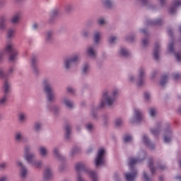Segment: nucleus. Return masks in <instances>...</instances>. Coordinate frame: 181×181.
Masks as SVG:
<instances>
[{
    "label": "nucleus",
    "instance_id": "1",
    "mask_svg": "<svg viewBox=\"0 0 181 181\" xmlns=\"http://www.w3.org/2000/svg\"><path fill=\"white\" fill-rule=\"evenodd\" d=\"M119 94V90L117 88L113 89L111 92L108 90H104L102 95V99L98 105V108H104L105 105L111 107L117 100Z\"/></svg>",
    "mask_w": 181,
    "mask_h": 181
},
{
    "label": "nucleus",
    "instance_id": "2",
    "mask_svg": "<svg viewBox=\"0 0 181 181\" xmlns=\"http://www.w3.org/2000/svg\"><path fill=\"white\" fill-rule=\"evenodd\" d=\"M140 162H142V159L135 158H129V166L132 171L124 173V177L127 181L135 180L136 175H138V171L134 169V165H136V163H140Z\"/></svg>",
    "mask_w": 181,
    "mask_h": 181
},
{
    "label": "nucleus",
    "instance_id": "3",
    "mask_svg": "<svg viewBox=\"0 0 181 181\" xmlns=\"http://www.w3.org/2000/svg\"><path fill=\"white\" fill-rule=\"evenodd\" d=\"M44 93H46L47 101L49 103H54L56 101V95L53 91V88L50 85V81L45 79L42 81Z\"/></svg>",
    "mask_w": 181,
    "mask_h": 181
},
{
    "label": "nucleus",
    "instance_id": "4",
    "mask_svg": "<svg viewBox=\"0 0 181 181\" xmlns=\"http://www.w3.org/2000/svg\"><path fill=\"white\" fill-rule=\"evenodd\" d=\"M5 52L8 54V60L10 62H16L19 52L15 49V45L13 42H7L5 47Z\"/></svg>",
    "mask_w": 181,
    "mask_h": 181
},
{
    "label": "nucleus",
    "instance_id": "5",
    "mask_svg": "<svg viewBox=\"0 0 181 181\" xmlns=\"http://www.w3.org/2000/svg\"><path fill=\"white\" fill-rule=\"evenodd\" d=\"M81 59V55L79 53L74 54L71 57L64 59V67L66 70H70L74 64H78Z\"/></svg>",
    "mask_w": 181,
    "mask_h": 181
},
{
    "label": "nucleus",
    "instance_id": "6",
    "mask_svg": "<svg viewBox=\"0 0 181 181\" xmlns=\"http://www.w3.org/2000/svg\"><path fill=\"white\" fill-rule=\"evenodd\" d=\"M75 169L76 172H81V170H85V172H87L89 177L92 179V181H98V177L97 176V173L91 170H86V164H84V163H77L75 165Z\"/></svg>",
    "mask_w": 181,
    "mask_h": 181
},
{
    "label": "nucleus",
    "instance_id": "7",
    "mask_svg": "<svg viewBox=\"0 0 181 181\" xmlns=\"http://www.w3.org/2000/svg\"><path fill=\"white\" fill-rule=\"evenodd\" d=\"M107 150L104 148H100L98 151L96 158L95 159V165L97 168L105 165V153Z\"/></svg>",
    "mask_w": 181,
    "mask_h": 181
},
{
    "label": "nucleus",
    "instance_id": "8",
    "mask_svg": "<svg viewBox=\"0 0 181 181\" xmlns=\"http://www.w3.org/2000/svg\"><path fill=\"white\" fill-rule=\"evenodd\" d=\"M144 119V112L141 109L134 108V116L130 118L129 122L130 124H136L138 122H141Z\"/></svg>",
    "mask_w": 181,
    "mask_h": 181
},
{
    "label": "nucleus",
    "instance_id": "9",
    "mask_svg": "<svg viewBox=\"0 0 181 181\" xmlns=\"http://www.w3.org/2000/svg\"><path fill=\"white\" fill-rule=\"evenodd\" d=\"M137 86L142 87L145 84V68L140 67L137 71Z\"/></svg>",
    "mask_w": 181,
    "mask_h": 181
},
{
    "label": "nucleus",
    "instance_id": "10",
    "mask_svg": "<svg viewBox=\"0 0 181 181\" xmlns=\"http://www.w3.org/2000/svg\"><path fill=\"white\" fill-rule=\"evenodd\" d=\"M86 53L89 57L92 59H95L97 57V48L95 45H90L86 49Z\"/></svg>",
    "mask_w": 181,
    "mask_h": 181
},
{
    "label": "nucleus",
    "instance_id": "11",
    "mask_svg": "<svg viewBox=\"0 0 181 181\" xmlns=\"http://www.w3.org/2000/svg\"><path fill=\"white\" fill-rule=\"evenodd\" d=\"M32 151V146L25 145L24 146V159L27 160L30 158H35V154L30 153Z\"/></svg>",
    "mask_w": 181,
    "mask_h": 181
},
{
    "label": "nucleus",
    "instance_id": "12",
    "mask_svg": "<svg viewBox=\"0 0 181 181\" xmlns=\"http://www.w3.org/2000/svg\"><path fill=\"white\" fill-rule=\"evenodd\" d=\"M38 153L41 158H47L49 156V149L45 146H40L38 148Z\"/></svg>",
    "mask_w": 181,
    "mask_h": 181
},
{
    "label": "nucleus",
    "instance_id": "13",
    "mask_svg": "<svg viewBox=\"0 0 181 181\" xmlns=\"http://www.w3.org/2000/svg\"><path fill=\"white\" fill-rule=\"evenodd\" d=\"M31 166H33L34 168H42V161L39 160H35V158H30L26 160Z\"/></svg>",
    "mask_w": 181,
    "mask_h": 181
},
{
    "label": "nucleus",
    "instance_id": "14",
    "mask_svg": "<svg viewBox=\"0 0 181 181\" xmlns=\"http://www.w3.org/2000/svg\"><path fill=\"white\" fill-rule=\"evenodd\" d=\"M52 153L54 156L56 158V159H57L58 160H64V159H66L64 156L60 154L59 147H54L52 150Z\"/></svg>",
    "mask_w": 181,
    "mask_h": 181
},
{
    "label": "nucleus",
    "instance_id": "15",
    "mask_svg": "<svg viewBox=\"0 0 181 181\" xmlns=\"http://www.w3.org/2000/svg\"><path fill=\"white\" fill-rule=\"evenodd\" d=\"M31 69L34 74H39V66H37V59L33 58L31 59Z\"/></svg>",
    "mask_w": 181,
    "mask_h": 181
},
{
    "label": "nucleus",
    "instance_id": "16",
    "mask_svg": "<svg viewBox=\"0 0 181 181\" xmlns=\"http://www.w3.org/2000/svg\"><path fill=\"white\" fill-rule=\"evenodd\" d=\"M44 180H49L53 177V173L52 172V168L47 167L44 170Z\"/></svg>",
    "mask_w": 181,
    "mask_h": 181
},
{
    "label": "nucleus",
    "instance_id": "17",
    "mask_svg": "<svg viewBox=\"0 0 181 181\" xmlns=\"http://www.w3.org/2000/svg\"><path fill=\"white\" fill-rule=\"evenodd\" d=\"M16 165H18L21 168V177H25L26 175H28V170L25 166H23V163L21 162V160L16 161Z\"/></svg>",
    "mask_w": 181,
    "mask_h": 181
},
{
    "label": "nucleus",
    "instance_id": "18",
    "mask_svg": "<svg viewBox=\"0 0 181 181\" xmlns=\"http://www.w3.org/2000/svg\"><path fill=\"white\" fill-rule=\"evenodd\" d=\"M160 50V45H159V43L158 42L155 43L154 48H153V57L155 60H158Z\"/></svg>",
    "mask_w": 181,
    "mask_h": 181
},
{
    "label": "nucleus",
    "instance_id": "19",
    "mask_svg": "<svg viewBox=\"0 0 181 181\" xmlns=\"http://www.w3.org/2000/svg\"><path fill=\"white\" fill-rule=\"evenodd\" d=\"M163 141L165 144H169L172 141V130L170 129L165 130V136L163 137Z\"/></svg>",
    "mask_w": 181,
    "mask_h": 181
},
{
    "label": "nucleus",
    "instance_id": "20",
    "mask_svg": "<svg viewBox=\"0 0 181 181\" xmlns=\"http://www.w3.org/2000/svg\"><path fill=\"white\" fill-rule=\"evenodd\" d=\"M14 139L16 141V142H17L18 144H21V142H23V132L19 131L16 132L15 135H14Z\"/></svg>",
    "mask_w": 181,
    "mask_h": 181
},
{
    "label": "nucleus",
    "instance_id": "21",
    "mask_svg": "<svg viewBox=\"0 0 181 181\" xmlns=\"http://www.w3.org/2000/svg\"><path fill=\"white\" fill-rule=\"evenodd\" d=\"M181 6V0H174L173 3V7L170 8V13L176 12V8Z\"/></svg>",
    "mask_w": 181,
    "mask_h": 181
},
{
    "label": "nucleus",
    "instance_id": "22",
    "mask_svg": "<svg viewBox=\"0 0 181 181\" xmlns=\"http://www.w3.org/2000/svg\"><path fill=\"white\" fill-rule=\"evenodd\" d=\"M21 13H17L14 14L11 18V23H13V25H17V23L21 21Z\"/></svg>",
    "mask_w": 181,
    "mask_h": 181
},
{
    "label": "nucleus",
    "instance_id": "23",
    "mask_svg": "<svg viewBox=\"0 0 181 181\" xmlns=\"http://www.w3.org/2000/svg\"><path fill=\"white\" fill-rule=\"evenodd\" d=\"M54 40V37H53V31H47L45 33V41L47 43H52Z\"/></svg>",
    "mask_w": 181,
    "mask_h": 181
},
{
    "label": "nucleus",
    "instance_id": "24",
    "mask_svg": "<svg viewBox=\"0 0 181 181\" xmlns=\"http://www.w3.org/2000/svg\"><path fill=\"white\" fill-rule=\"evenodd\" d=\"M118 53L119 56H122V57H128V56L131 54V52H129V50H128L125 47H121Z\"/></svg>",
    "mask_w": 181,
    "mask_h": 181
},
{
    "label": "nucleus",
    "instance_id": "25",
    "mask_svg": "<svg viewBox=\"0 0 181 181\" xmlns=\"http://www.w3.org/2000/svg\"><path fill=\"white\" fill-rule=\"evenodd\" d=\"M127 81L132 84H136V86H138V78H136L133 74H130L127 76Z\"/></svg>",
    "mask_w": 181,
    "mask_h": 181
},
{
    "label": "nucleus",
    "instance_id": "26",
    "mask_svg": "<svg viewBox=\"0 0 181 181\" xmlns=\"http://www.w3.org/2000/svg\"><path fill=\"white\" fill-rule=\"evenodd\" d=\"M62 103L64 104L67 108H73V107H74V103H73V101L70 100L67 98H64L62 99Z\"/></svg>",
    "mask_w": 181,
    "mask_h": 181
},
{
    "label": "nucleus",
    "instance_id": "27",
    "mask_svg": "<svg viewBox=\"0 0 181 181\" xmlns=\"http://www.w3.org/2000/svg\"><path fill=\"white\" fill-rule=\"evenodd\" d=\"M102 5L105 6V8H111L114 6V1L112 0H102Z\"/></svg>",
    "mask_w": 181,
    "mask_h": 181
},
{
    "label": "nucleus",
    "instance_id": "28",
    "mask_svg": "<svg viewBox=\"0 0 181 181\" xmlns=\"http://www.w3.org/2000/svg\"><path fill=\"white\" fill-rule=\"evenodd\" d=\"M81 73L84 76H86L90 73V64L84 63L83 64Z\"/></svg>",
    "mask_w": 181,
    "mask_h": 181
},
{
    "label": "nucleus",
    "instance_id": "29",
    "mask_svg": "<svg viewBox=\"0 0 181 181\" xmlns=\"http://www.w3.org/2000/svg\"><path fill=\"white\" fill-rule=\"evenodd\" d=\"M142 141L144 142V144H145V145L148 146V148H150V149H153V144H152L151 143V140H149V139L148 138V136L144 134L143 136Z\"/></svg>",
    "mask_w": 181,
    "mask_h": 181
},
{
    "label": "nucleus",
    "instance_id": "30",
    "mask_svg": "<svg viewBox=\"0 0 181 181\" xmlns=\"http://www.w3.org/2000/svg\"><path fill=\"white\" fill-rule=\"evenodd\" d=\"M47 111H49L50 112H52L53 114H59V111H60V109L59 108V106H57V105L47 106Z\"/></svg>",
    "mask_w": 181,
    "mask_h": 181
},
{
    "label": "nucleus",
    "instance_id": "31",
    "mask_svg": "<svg viewBox=\"0 0 181 181\" xmlns=\"http://www.w3.org/2000/svg\"><path fill=\"white\" fill-rule=\"evenodd\" d=\"M100 39H101V32L96 31L93 35V40L95 45H98L100 43Z\"/></svg>",
    "mask_w": 181,
    "mask_h": 181
},
{
    "label": "nucleus",
    "instance_id": "32",
    "mask_svg": "<svg viewBox=\"0 0 181 181\" xmlns=\"http://www.w3.org/2000/svg\"><path fill=\"white\" fill-rule=\"evenodd\" d=\"M151 133L152 134V135H153L154 136H158V134L160 133V124H158L156 126V128L154 129H151Z\"/></svg>",
    "mask_w": 181,
    "mask_h": 181
},
{
    "label": "nucleus",
    "instance_id": "33",
    "mask_svg": "<svg viewBox=\"0 0 181 181\" xmlns=\"http://www.w3.org/2000/svg\"><path fill=\"white\" fill-rule=\"evenodd\" d=\"M6 28V18L1 16L0 17V30H4Z\"/></svg>",
    "mask_w": 181,
    "mask_h": 181
},
{
    "label": "nucleus",
    "instance_id": "34",
    "mask_svg": "<svg viewBox=\"0 0 181 181\" xmlns=\"http://www.w3.org/2000/svg\"><path fill=\"white\" fill-rule=\"evenodd\" d=\"M115 127L117 128H119V127H122L124 125V121L121 117H117L114 121Z\"/></svg>",
    "mask_w": 181,
    "mask_h": 181
},
{
    "label": "nucleus",
    "instance_id": "35",
    "mask_svg": "<svg viewBox=\"0 0 181 181\" xmlns=\"http://www.w3.org/2000/svg\"><path fill=\"white\" fill-rule=\"evenodd\" d=\"M71 132V126L66 124L65 127V138L69 139L70 138V132Z\"/></svg>",
    "mask_w": 181,
    "mask_h": 181
},
{
    "label": "nucleus",
    "instance_id": "36",
    "mask_svg": "<svg viewBox=\"0 0 181 181\" xmlns=\"http://www.w3.org/2000/svg\"><path fill=\"white\" fill-rule=\"evenodd\" d=\"M18 121L21 123L23 124L26 121V113L23 112H20L18 114Z\"/></svg>",
    "mask_w": 181,
    "mask_h": 181
},
{
    "label": "nucleus",
    "instance_id": "37",
    "mask_svg": "<svg viewBox=\"0 0 181 181\" xmlns=\"http://www.w3.org/2000/svg\"><path fill=\"white\" fill-rule=\"evenodd\" d=\"M59 15H60V11H59V9L55 8L51 11L50 18L53 19L54 18H57V16H59Z\"/></svg>",
    "mask_w": 181,
    "mask_h": 181
},
{
    "label": "nucleus",
    "instance_id": "38",
    "mask_svg": "<svg viewBox=\"0 0 181 181\" xmlns=\"http://www.w3.org/2000/svg\"><path fill=\"white\" fill-rule=\"evenodd\" d=\"M42 129V123L37 122L34 124V130L36 131L37 132H39Z\"/></svg>",
    "mask_w": 181,
    "mask_h": 181
},
{
    "label": "nucleus",
    "instance_id": "39",
    "mask_svg": "<svg viewBox=\"0 0 181 181\" xmlns=\"http://www.w3.org/2000/svg\"><path fill=\"white\" fill-rule=\"evenodd\" d=\"M160 22H162L160 19H158L157 21H148L147 25H150L151 26H153L155 25H160Z\"/></svg>",
    "mask_w": 181,
    "mask_h": 181
},
{
    "label": "nucleus",
    "instance_id": "40",
    "mask_svg": "<svg viewBox=\"0 0 181 181\" xmlns=\"http://www.w3.org/2000/svg\"><path fill=\"white\" fill-rule=\"evenodd\" d=\"M168 83V75H163L160 81V86L163 87Z\"/></svg>",
    "mask_w": 181,
    "mask_h": 181
},
{
    "label": "nucleus",
    "instance_id": "41",
    "mask_svg": "<svg viewBox=\"0 0 181 181\" xmlns=\"http://www.w3.org/2000/svg\"><path fill=\"white\" fill-rule=\"evenodd\" d=\"M117 40H118V38L115 36H110L108 39V42L110 45H114V43H115V42H117Z\"/></svg>",
    "mask_w": 181,
    "mask_h": 181
},
{
    "label": "nucleus",
    "instance_id": "42",
    "mask_svg": "<svg viewBox=\"0 0 181 181\" xmlns=\"http://www.w3.org/2000/svg\"><path fill=\"white\" fill-rule=\"evenodd\" d=\"M86 129L89 132H93V131H94V124H93L92 123H88L86 124Z\"/></svg>",
    "mask_w": 181,
    "mask_h": 181
},
{
    "label": "nucleus",
    "instance_id": "43",
    "mask_svg": "<svg viewBox=\"0 0 181 181\" xmlns=\"http://www.w3.org/2000/svg\"><path fill=\"white\" fill-rule=\"evenodd\" d=\"M74 10V6L71 5V4H69L66 6L65 8V11L66 12H67L68 13L71 12V11Z\"/></svg>",
    "mask_w": 181,
    "mask_h": 181
},
{
    "label": "nucleus",
    "instance_id": "44",
    "mask_svg": "<svg viewBox=\"0 0 181 181\" xmlns=\"http://www.w3.org/2000/svg\"><path fill=\"white\" fill-rule=\"evenodd\" d=\"M0 78H6V72L4 68H0Z\"/></svg>",
    "mask_w": 181,
    "mask_h": 181
},
{
    "label": "nucleus",
    "instance_id": "45",
    "mask_svg": "<svg viewBox=\"0 0 181 181\" xmlns=\"http://www.w3.org/2000/svg\"><path fill=\"white\" fill-rule=\"evenodd\" d=\"M150 117H155L156 115V110L153 107H151L148 110Z\"/></svg>",
    "mask_w": 181,
    "mask_h": 181
},
{
    "label": "nucleus",
    "instance_id": "46",
    "mask_svg": "<svg viewBox=\"0 0 181 181\" xmlns=\"http://www.w3.org/2000/svg\"><path fill=\"white\" fill-rule=\"evenodd\" d=\"M78 152V148L74 147L71 150L69 155L70 156H74V155H76V153H77Z\"/></svg>",
    "mask_w": 181,
    "mask_h": 181
},
{
    "label": "nucleus",
    "instance_id": "47",
    "mask_svg": "<svg viewBox=\"0 0 181 181\" xmlns=\"http://www.w3.org/2000/svg\"><path fill=\"white\" fill-rule=\"evenodd\" d=\"M124 142L127 143V142H131V141H132V136L130 135H125L123 138Z\"/></svg>",
    "mask_w": 181,
    "mask_h": 181
},
{
    "label": "nucleus",
    "instance_id": "48",
    "mask_svg": "<svg viewBox=\"0 0 181 181\" xmlns=\"http://www.w3.org/2000/svg\"><path fill=\"white\" fill-rule=\"evenodd\" d=\"M14 70L13 67H10L8 71L6 72V77H9V76L13 73Z\"/></svg>",
    "mask_w": 181,
    "mask_h": 181
},
{
    "label": "nucleus",
    "instance_id": "49",
    "mask_svg": "<svg viewBox=\"0 0 181 181\" xmlns=\"http://www.w3.org/2000/svg\"><path fill=\"white\" fill-rule=\"evenodd\" d=\"M141 45L143 47H146V46L149 45V40H148V38L143 39Z\"/></svg>",
    "mask_w": 181,
    "mask_h": 181
},
{
    "label": "nucleus",
    "instance_id": "50",
    "mask_svg": "<svg viewBox=\"0 0 181 181\" xmlns=\"http://www.w3.org/2000/svg\"><path fill=\"white\" fill-rule=\"evenodd\" d=\"M13 33H15V30L13 29H10L8 31L7 36L9 39L13 36Z\"/></svg>",
    "mask_w": 181,
    "mask_h": 181
},
{
    "label": "nucleus",
    "instance_id": "51",
    "mask_svg": "<svg viewBox=\"0 0 181 181\" xmlns=\"http://www.w3.org/2000/svg\"><path fill=\"white\" fill-rule=\"evenodd\" d=\"M66 91L67 93H69V94H74V93H76V90L70 86L66 88Z\"/></svg>",
    "mask_w": 181,
    "mask_h": 181
},
{
    "label": "nucleus",
    "instance_id": "52",
    "mask_svg": "<svg viewBox=\"0 0 181 181\" xmlns=\"http://www.w3.org/2000/svg\"><path fill=\"white\" fill-rule=\"evenodd\" d=\"M177 62H181V52L175 54Z\"/></svg>",
    "mask_w": 181,
    "mask_h": 181
},
{
    "label": "nucleus",
    "instance_id": "53",
    "mask_svg": "<svg viewBox=\"0 0 181 181\" xmlns=\"http://www.w3.org/2000/svg\"><path fill=\"white\" fill-rule=\"evenodd\" d=\"M168 50L170 53H173L174 49H173V42H171L168 45Z\"/></svg>",
    "mask_w": 181,
    "mask_h": 181
},
{
    "label": "nucleus",
    "instance_id": "54",
    "mask_svg": "<svg viewBox=\"0 0 181 181\" xmlns=\"http://www.w3.org/2000/svg\"><path fill=\"white\" fill-rule=\"evenodd\" d=\"M7 164L6 163H0V170H4L6 169Z\"/></svg>",
    "mask_w": 181,
    "mask_h": 181
},
{
    "label": "nucleus",
    "instance_id": "55",
    "mask_svg": "<svg viewBox=\"0 0 181 181\" xmlns=\"http://www.w3.org/2000/svg\"><path fill=\"white\" fill-rule=\"evenodd\" d=\"M148 165L149 168H151V173L153 174L155 173V168L152 166V165H153V162H152V160L149 161Z\"/></svg>",
    "mask_w": 181,
    "mask_h": 181
},
{
    "label": "nucleus",
    "instance_id": "56",
    "mask_svg": "<svg viewBox=\"0 0 181 181\" xmlns=\"http://www.w3.org/2000/svg\"><path fill=\"white\" fill-rule=\"evenodd\" d=\"M98 25H105L106 22H105V20L104 18H99L98 20Z\"/></svg>",
    "mask_w": 181,
    "mask_h": 181
},
{
    "label": "nucleus",
    "instance_id": "57",
    "mask_svg": "<svg viewBox=\"0 0 181 181\" xmlns=\"http://www.w3.org/2000/svg\"><path fill=\"white\" fill-rule=\"evenodd\" d=\"M88 35H90V33L88 30H83L81 32V36L83 37H88Z\"/></svg>",
    "mask_w": 181,
    "mask_h": 181
},
{
    "label": "nucleus",
    "instance_id": "58",
    "mask_svg": "<svg viewBox=\"0 0 181 181\" xmlns=\"http://www.w3.org/2000/svg\"><path fill=\"white\" fill-rule=\"evenodd\" d=\"M9 180V177L8 175H3L0 177V181H8Z\"/></svg>",
    "mask_w": 181,
    "mask_h": 181
},
{
    "label": "nucleus",
    "instance_id": "59",
    "mask_svg": "<svg viewBox=\"0 0 181 181\" xmlns=\"http://www.w3.org/2000/svg\"><path fill=\"white\" fill-rule=\"evenodd\" d=\"M144 98L146 101H148L151 98V93L146 92L144 93Z\"/></svg>",
    "mask_w": 181,
    "mask_h": 181
},
{
    "label": "nucleus",
    "instance_id": "60",
    "mask_svg": "<svg viewBox=\"0 0 181 181\" xmlns=\"http://www.w3.org/2000/svg\"><path fill=\"white\" fill-rule=\"evenodd\" d=\"M126 39L128 42H134V40H135V37L132 35L127 37Z\"/></svg>",
    "mask_w": 181,
    "mask_h": 181
},
{
    "label": "nucleus",
    "instance_id": "61",
    "mask_svg": "<svg viewBox=\"0 0 181 181\" xmlns=\"http://www.w3.org/2000/svg\"><path fill=\"white\" fill-rule=\"evenodd\" d=\"M180 74L176 73L173 75V78L174 80H177L178 78H180Z\"/></svg>",
    "mask_w": 181,
    "mask_h": 181
},
{
    "label": "nucleus",
    "instance_id": "62",
    "mask_svg": "<svg viewBox=\"0 0 181 181\" xmlns=\"http://www.w3.org/2000/svg\"><path fill=\"white\" fill-rule=\"evenodd\" d=\"M160 2V6H165L166 5V0H158Z\"/></svg>",
    "mask_w": 181,
    "mask_h": 181
},
{
    "label": "nucleus",
    "instance_id": "63",
    "mask_svg": "<svg viewBox=\"0 0 181 181\" xmlns=\"http://www.w3.org/2000/svg\"><path fill=\"white\" fill-rule=\"evenodd\" d=\"M144 177L146 181H151V178L148 177V175H146V173H144Z\"/></svg>",
    "mask_w": 181,
    "mask_h": 181
},
{
    "label": "nucleus",
    "instance_id": "64",
    "mask_svg": "<svg viewBox=\"0 0 181 181\" xmlns=\"http://www.w3.org/2000/svg\"><path fill=\"white\" fill-rule=\"evenodd\" d=\"M77 181H85L84 179L81 177L80 174H78L77 175Z\"/></svg>",
    "mask_w": 181,
    "mask_h": 181
}]
</instances>
